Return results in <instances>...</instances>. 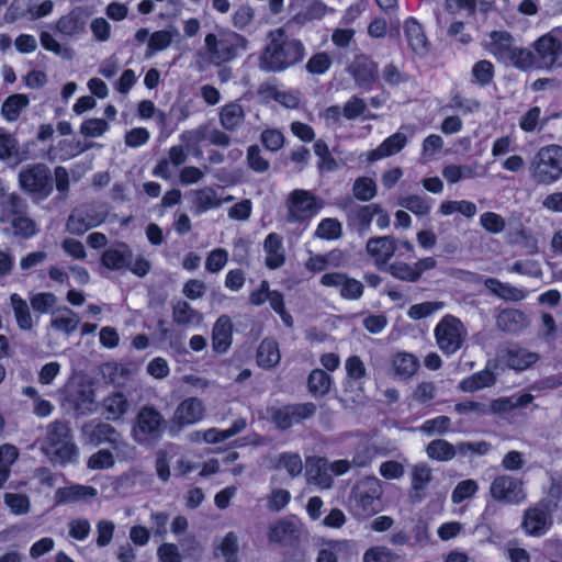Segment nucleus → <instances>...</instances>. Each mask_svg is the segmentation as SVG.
<instances>
[{"label": "nucleus", "instance_id": "f257e3e1", "mask_svg": "<svg viewBox=\"0 0 562 562\" xmlns=\"http://www.w3.org/2000/svg\"><path fill=\"white\" fill-rule=\"evenodd\" d=\"M305 48L296 40H289L281 29L269 33V43L260 57V67L269 71L283 70L304 57Z\"/></svg>", "mask_w": 562, "mask_h": 562}, {"label": "nucleus", "instance_id": "f03ea898", "mask_svg": "<svg viewBox=\"0 0 562 562\" xmlns=\"http://www.w3.org/2000/svg\"><path fill=\"white\" fill-rule=\"evenodd\" d=\"M41 450L54 464L66 467L79 462V449L65 423L55 422L47 427L41 441Z\"/></svg>", "mask_w": 562, "mask_h": 562}, {"label": "nucleus", "instance_id": "7ed1b4c3", "mask_svg": "<svg viewBox=\"0 0 562 562\" xmlns=\"http://www.w3.org/2000/svg\"><path fill=\"white\" fill-rule=\"evenodd\" d=\"M382 493L379 479L374 476L363 479L352 488L349 498L350 512L359 519L373 516L382 509Z\"/></svg>", "mask_w": 562, "mask_h": 562}, {"label": "nucleus", "instance_id": "20e7f679", "mask_svg": "<svg viewBox=\"0 0 562 562\" xmlns=\"http://www.w3.org/2000/svg\"><path fill=\"white\" fill-rule=\"evenodd\" d=\"M529 173L537 184L557 182L562 177V146L551 144L541 147L530 161Z\"/></svg>", "mask_w": 562, "mask_h": 562}, {"label": "nucleus", "instance_id": "39448f33", "mask_svg": "<svg viewBox=\"0 0 562 562\" xmlns=\"http://www.w3.org/2000/svg\"><path fill=\"white\" fill-rule=\"evenodd\" d=\"M204 44L209 60L214 65H221L233 60L245 50L247 41L235 32H223L218 35L207 34Z\"/></svg>", "mask_w": 562, "mask_h": 562}, {"label": "nucleus", "instance_id": "423d86ee", "mask_svg": "<svg viewBox=\"0 0 562 562\" xmlns=\"http://www.w3.org/2000/svg\"><path fill=\"white\" fill-rule=\"evenodd\" d=\"M324 206V201L307 190L297 189L290 193L286 218L292 223H302L314 217Z\"/></svg>", "mask_w": 562, "mask_h": 562}, {"label": "nucleus", "instance_id": "0eeeda50", "mask_svg": "<svg viewBox=\"0 0 562 562\" xmlns=\"http://www.w3.org/2000/svg\"><path fill=\"white\" fill-rule=\"evenodd\" d=\"M21 188L37 200L46 199L53 191L49 168L44 164H36L23 168L19 173Z\"/></svg>", "mask_w": 562, "mask_h": 562}, {"label": "nucleus", "instance_id": "6e6552de", "mask_svg": "<svg viewBox=\"0 0 562 562\" xmlns=\"http://www.w3.org/2000/svg\"><path fill=\"white\" fill-rule=\"evenodd\" d=\"M435 336L439 348L445 353L451 355L461 348L467 337V330L458 318L446 315L437 324Z\"/></svg>", "mask_w": 562, "mask_h": 562}, {"label": "nucleus", "instance_id": "1a4fd4ad", "mask_svg": "<svg viewBox=\"0 0 562 562\" xmlns=\"http://www.w3.org/2000/svg\"><path fill=\"white\" fill-rule=\"evenodd\" d=\"M133 438L140 445H150L162 434V417L153 407H143L133 426Z\"/></svg>", "mask_w": 562, "mask_h": 562}, {"label": "nucleus", "instance_id": "9d476101", "mask_svg": "<svg viewBox=\"0 0 562 562\" xmlns=\"http://www.w3.org/2000/svg\"><path fill=\"white\" fill-rule=\"evenodd\" d=\"M65 400L81 413L91 412L95 402L92 384L80 375L69 379L63 390Z\"/></svg>", "mask_w": 562, "mask_h": 562}, {"label": "nucleus", "instance_id": "9b49d317", "mask_svg": "<svg viewBox=\"0 0 562 562\" xmlns=\"http://www.w3.org/2000/svg\"><path fill=\"white\" fill-rule=\"evenodd\" d=\"M205 405L199 397H188L179 403L170 420L171 429L191 426L200 423L205 416Z\"/></svg>", "mask_w": 562, "mask_h": 562}, {"label": "nucleus", "instance_id": "f8f14e48", "mask_svg": "<svg viewBox=\"0 0 562 562\" xmlns=\"http://www.w3.org/2000/svg\"><path fill=\"white\" fill-rule=\"evenodd\" d=\"M490 492L494 499L508 504H519L526 498L522 482L510 475L494 479Z\"/></svg>", "mask_w": 562, "mask_h": 562}, {"label": "nucleus", "instance_id": "ddd939ff", "mask_svg": "<svg viewBox=\"0 0 562 562\" xmlns=\"http://www.w3.org/2000/svg\"><path fill=\"white\" fill-rule=\"evenodd\" d=\"M269 302L271 308L279 314L281 321L286 327H292L293 318L285 311L283 295L278 291H271L269 289V283L267 281H262L259 289L252 291L250 294V302L254 305H261L265 302Z\"/></svg>", "mask_w": 562, "mask_h": 562}, {"label": "nucleus", "instance_id": "4468645a", "mask_svg": "<svg viewBox=\"0 0 562 562\" xmlns=\"http://www.w3.org/2000/svg\"><path fill=\"white\" fill-rule=\"evenodd\" d=\"M305 475L308 484H313L321 490L330 488L334 483L328 462L322 457L306 458Z\"/></svg>", "mask_w": 562, "mask_h": 562}, {"label": "nucleus", "instance_id": "2eb2a0df", "mask_svg": "<svg viewBox=\"0 0 562 562\" xmlns=\"http://www.w3.org/2000/svg\"><path fill=\"white\" fill-rule=\"evenodd\" d=\"M535 48L539 56V66L543 68L552 67L562 50L554 31L540 37L536 42Z\"/></svg>", "mask_w": 562, "mask_h": 562}, {"label": "nucleus", "instance_id": "dca6fc26", "mask_svg": "<svg viewBox=\"0 0 562 562\" xmlns=\"http://www.w3.org/2000/svg\"><path fill=\"white\" fill-rule=\"evenodd\" d=\"M314 412L315 406L312 403L285 406L276 412L273 419L279 428L286 429L302 419L312 416Z\"/></svg>", "mask_w": 562, "mask_h": 562}, {"label": "nucleus", "instance_id": "f3484780", "mask_svg": "<svg viewBox=\"0 0 562 562\" xmlns=\"http://www.w3.org/2000/svg\"><path fill=\"white\" fill-rule=\"evenodd\" d=\"M395 249L396 243L391 236L373 237L367 243V252L379 268L387 263Z\"/></svg>", "mask_w": 562, "mask_h": 562}, {"label": "nucleus", "instance_id": "a211bd4d", "mask_svg": "<svg viewBox=\"0 0 562 562\" xmlns=\"http://www.w3.org/2000/svg\"><path fill=\"white\" fill-rule=\"evenodd\" d=\"M549 526L550 517L544 505H538L526 512L522 527L527 535L541 536L548 531Z\"/></svg>", "mask_w": 562, "mask_h": 562}, {"label": "nucleus", "instance_id": "6ab92c4d", "mask_svg": "<svg viewBox=\"0 0 562 562\" xmlns=\"http://www.w3.org/2000/svg\"><path fill=\"white\" fill-rule=\"evenodd\" d=\"M98 495V490L90 485L71 484L65 487H59L54 495L57 505L70 504L76 502H83L94 498Z\"/></svg>", "mask_w": 562, "mask_h": 562}, {"label": "nucleus", "instance_id": "aec40b11", "mask_svg": "<svg viewBox=\"0 0 562 562\" xmlns=\"http://www.w3.org/2000/svg\"><path fill=\"white\" fill-rule=\"evenodd\" d=\"M265 262L269 269H278L285 262L283 238L277 233H270L263 241Z\"/></svg>", "mask_w": 562, "mask_h": 562}, {"label": "nucleus", "instance_id": "412c9836", "mask_svg": "<svg viewBox=\"0 0 562 562\" xmlns=\"http://www.w3.org/2000/svg\"><path fill=\"white\" fill-rule=\"evenodd\" d=\"M233 200L234 198L232 195L222 198L213 188L207 187L194 192L192 210L195 214H202Z\"/></svg>", "mask_w": 562, "mask_h": 562}, {"label": "nucleus", "instance_id": "4be33fe9", "mask_svg": "<svg viewBox=\"0 0 562 562\" xmlns=\"http://www.w3.org/2000/svg\"><path fill=\"white\" fill-rule=\"evenodd\" d=\"M82 434L91 443L116 442L119 435L109 424L91 420L82 427Z\"/></svg>", "mask_w": 562, "mask_h": 562}, {"label": "nucleus", "instance_id": "5701e85b", "mask_svg": "<svg viewBox=\"0 0 562 562\" xmlns=\"http://www.w3.org/2000/svg\"><path fill=\"white\" fill-rule=\"evenodd\" d=\"M232 344V323L229 317L221 316L212 331L213 349L217 353H225Z\"/></svg>", "mask_w": 562, "mask_h": 562}, {"label": "nucleus", "instance_id": "b1692460", "mask_svg": "<svg viewBox=\"0 0 562 562\" xmlns=\"http://www.w3.org/2000/svg\"><path fill=\"white\" fill-rule=\"evenodd\" d=\"M407 143V138L402 133H395L382 142V144L367 154V159L371 162L392 156L401 151Z\"/></svg>", "mask_w": 562, "mask_h": 562}, {"label": "nucleus", "instance_id": "393cba45", "mask_svg": "<svg viewBox=\"0 0 562 562\" xmlns=\"http://www.w3.org/2000/svg\"><path fill=\"white\" fill-rule=\"evenodd\" d=\"M132 252L126 245H119L106 249L102 255V263L111 270H121L130 267Z\"/></svg>", "mask_w": 562, "mask_h": 562}, {"label": "nucleus", "instance_id": "a878e982", "mask_svg": "<svg viewBox=\"0 0 562 562\" xmlns=\"http://www.w3.org/2000/svg\"><path fill=\"white\" fill-rule=\"evenodd\" d=\"M238 538L234 532H228L214 542V555L224 562H238Z\"/></svg>", "mask_w": 562, "mask_h": 562}, {"label": "nucleus", "instance_id": "bb28decb", "mask_svg": "<svg viewBox=\"0 0 562 562\" xmlns=\"http://www.w3.org/2000/svg\"><path fill=\"white\" fill-rule=\"evenodd\" d=\"M484 284L490 292L503 300L520 301L528 295V291L525 289L515 288L494 278H487Z\"/></svg>", "mask_w": 562, "mask_h": 562}, {"label": "nucleus", "instance_id": "cd10ccee", "mask_svg": "<svg viewBox=\"0 0 562 562\" xmlns=\"http://www.w3.org/2000/svg\"><path fill=\"white\" fill-rule=\"evenodd\" d=\"M352 551L349 540L329 541L319 550L316 562H337V559L348 557Z\"/></svg>", "mask_w": 562, "mask_h": 562}, {"label": "nucleus", "instance_id": "c85d7f7f", "mask_svg": "<svg viewBox=\"0 0 562 562\" xmlns=\"http://www.w3.org/2000/svg\"><path fill=\"white\" fill-rule=\"evenodd\" d=\"M87 19L88 13L85 10L75 9L58 21L57 29L65 35H75L85 29Z\"/></svg>", "mask_w": 562, "mask_h": 562}, {"label": "nucleus", "instance_id": "c756f323", "mask_svg": "<svg viewBox=\"0 0 562 562\" xmlns=\"http://www.w3.org/2000/svg\"><path fill=\"white\" fill-rule=\"evenodd\" d=\"M281 360L278 342L272 339H263L257 349V363L263 369L276 367Z\"/></svg>", "mask_w": 562, "mask_h": 562}, {"label": "nucleus", "instance_id": "7c9ffc66", "mask_svg": "<svg viewBox=\"0 0 562 562\" xmlns=\"http://www.w3.org/2000/svg\"><path fill=\"white\" fill-rule=\"evenodd\" d=\"M533 400V396L529 393H520V394H514L508 397H503L495 400L491 403L488 408H486V412H493V413H506L510 412L515 408L526 406L530 404Z\"/></svg>", "mask_w": 562, "mask_h": 562}, {"label": "nucleus", "instance_id": "2f4dec72", "mask_svg": "<svg viewBox=\"0 0 562 562\" xmlns=\"http://www.w3.org/2000/svg\"><path fill=\"white\" fill-rule=\"evenodd\" d=\"M392 368L396 375L407 379L417 372L419 360L413 353L397 352L392 359Z\"/></svg>", "mask_w": 562, "mask_h": 562}, {"label": "nucleus", "instance_id": "473e14b6", "mask_svg": "<svg viewBox=\"0 0 562 562\" xmlns=\"http://www.w3.org/2000/svg\"><path fill=\"white\" fill-rule=\"evenodd\" d=\"M513 47L512 36L507 32L494 31L490 34L488 49L499 61H504Z\"/></svg>", "mask_w": 562, "mask_h": 562}, {"label": "nucleus", "instance_id": "72a5a7b5", "mask_svg": "<svg viewBox=\"0 0 562 562\" xmlns=\"http://www.w3.org/2000/svg\"><path fill=\"white\" fill-rule=\"evenodd\" d=\"M431 480V470L427 464H416L412 469V493L416 499L426 495V488Z\"/></svg>", "mask_w": 562, "mask_h": 562}, {"label": "nucleus", "instance_id": "f704fd0d", "mask_svg": "<svg viewBox=\"0 0 562 562\" xmlns=\"http://www.w3.org/2000/svg\"><path fill=\"white\" fill-rule=\"evenodd\" d=\"M267 95L288 109H295L301 101V93L291 88L270 86L267 88Z\"/></svg>", "mask_w": 562, "mask_h": 562}, {"label": "nucleus", "instance_id": "c9c22d12", "mask_svg": "<svg viewBox=\"0 0 562 562\" xmlns=\"http://www.w3.org/2000/svg\"><path fill=\"white\" fill-rule=\"evenodd\" d=\"M404 31L411 48L417 54H424L427 41L420 24L414 19H408L405 21Z\"/></svg>", "mask_w": 562, "mask_h": 562}, {"label": "nucleus", "instance_id": "e433bc0d", "mask_svg": "<svg viewBox=\"0 0 562 562\" xmlns=\"http://www.w3.org/2000/svg\"><path fill=\"white\" fill-rule=\"evenodd\" d=\"M477 162L471 165L451 164L442 169V176L449 183L454 184L461 180L473 179L477 177Z\"/></svg>", "mask_w": 562, "mask_h": 562}, {"label": "nucleus", "instance_id": "4c0bfd02", "mask_svg": "<svg viewBox=\"0 0 562 562\" xmlns=\"http://www.w3.org/2000/svg\"><path fill=\"white\" fill-rule=\"evenodd\" d=\"M178 35L179 33L176 29L160 30L150 34L146 57L149 58L155 53L167 49Z\"/></svg>", "mask_w": 562, "mask_h": 562}, {"label": "nucleus", "instance_id": "58836bf2", "mask_svg": "<svg viewBox=\"0 0 562 562\" xmlns=\"http://www.w3.org/2000/svg\"><path fill=\"white\" fill-rule=\"evenodd\" d=\"M246 427V420L243 418L236 419L232 426L227 429L209 428L204 434V442L206 443H218L223 442L240 431Z\"/></svg>", "mask_w": 562, "mask_h": 562}, {"label": "nucleus", "instance_id": "ea45409f", "mask_svg": "<svg viewBox=\"0 0 562 562\" xmlns=\"http://www.w3.org/2000/svg\"><path fill=\"white\" fill-rule=\"evenodd\" d=\"M538 360L536 353L521 348H509L506 352L505 363L514 370H525Z\"/></svg>", "mask_w": 562, "mask_h": 562}, {"label": "nucleus", "instance_id": "a19ab883", "mask_svg": "<svg viewBox=\"0 0 562 562\" xmlns=\"http://www.w3.org/2000/svg\"><path fill=\"white\" fill-rule=\"evenodd\" d=\"M173 321L180 325L199 327L203 323V316L187 302H178L173 307Z\"/></svg>", "mask_w": 562, "mask_h": 562}, {"label": "nucleus", "instance_id": "79ce46f5", "mask_svg": "<svg viewBox=\"0 0 562 562\" xmlns=\"http://www.w3.org/2000/svg\"><path fill=\"white\" fill-rule=\"evenodd\" d=\"M29 103L30 100L25 94L18 93L8 97L1 108L3 119L8 122H15Z\"/></svg>", "mask_w": 562, "mask_h": 562}, {"label": "nucleus", "instance_id": "37998d69", "mask_svg": "<svg viewBox=\"0 0 562 562\" xmlns=\"http://www.w3.org/2000/svg\"><path fill=\"white\" fill-rule=\"evenodd\" d=\"M395 446L384 447L372 443L363 447L359 452L356 453L352 460V464L356 467H366L376 457H384L395 451Z\"/></svg>", "mask_w": 562, "mask_h": 562}, {"label": "nucleus", "instance_id": "c03bdc74", "mask_svg": "<svg viewBox=\"0 0 562 562\" xmlns=\"http://www.w3.org/2000/svg\"><path fill=\"white\" fill-rule=\"evenodd\" d=\"M526 316L517 310H504L497 316V326L509 333H516L526 325Z\"/></svg>", "mask_w": 562, "mask_h": 562}, {"label": "nucleus", "instance_id": "a18cd8bd", "mask_svg": "<svg viewBox=\"0 0 562 562\" xmlns=\"http://www.w3.org/2000/svg\"><path fill=\"white\" fill-rule=\"evenodd\" d=\"M7 222L11 224L13 234L18 237L30 239L38 233L36 222L29 216L19 214L8 218Z\"/></svg>", "mask_w": 562, "mask_h": 562}, {"label": "nucleus", "instance_id": "49530a36", "mask_svg": "<svg viewBox=\"0 0 562 562\" xmlns=\"http://www.w3.org/2000/svg\"><path fill=\"white\" fill-rule=\"evenodd\" d=\"M18 326L23 330H29L33 326V319L29 305L19 294H12L10 297Z\"/></svg>", "mask_w": 562, "mask_h": 562}, {"label": "nucleus", "instance_id": "de8ad7c7", "mask_svg": "<svg viewBox=\"0 0 562 562\" xmlns=\"http://www.w3.org/2000/svg\"><path fill=\"white\" fill-rule=\"evenodd\" d=\"M296 533V526L290 520H280L269 530V540L277 543H288Z\"/></svg>", "mask_w": 562, "mask_h": 562}, {"label": "nucleus", "instance_id": "09e8293b", "mask_svg": "<svg viewBox=\"0 0 562 562\" xmlns=\"http://www.w3.org/2000/svg\"><path fill=\"white\" fill-rule=\"evenodd\" d=\"M494 381V374L488 369H485L464 379L461 382L460 387L465 392H475L492 385Z\"/></svg>", "mask_w": 562, "mask_h": 562}, {"label": "nucleus", "instance_id": "8fccbe9b", "mask_svg": "<svg viewBox=\"0 0 562 562\" xmlns=\"http://www.w3.org/2000/svg\"><path fill=\"white\" fill-rule=\"evenodd\" d=\"M276 469L285 470L290 476L295 477L303 470L301 456L294 452H284L277 458Z\"/></svg>", "mask_w": 562, "mask_h": 562}, {"label": "nucleus", "instance_id": "3c124183", "mask_svg": "<svg viewBox=\"0 0 562 562\" xmlns=\"http://www.w3.org/2000/svg\"><path fill=\"white\" fill-rule=\"evenodd\" d=\"M440 213L445 216L451 215L456 212L464 215L465 217H473L476 214V205L473 202L461 201H445L441 203Z\"/></svg>", "mask_w": 562, "mask_h": 562}, {"label": "nucleus", "instance_id": "603ef678", "mask_svg": "<svg viewBox=\"0 0 562 562\" xmlns=\"http://www.w3.org/2000/svg\"><path fill=\"white\" fill-rule=\"evenodd\" d=\"M244 121L243 108L237 103H229L221 111V123L226 130H235Z\"/></svg>", "mask_w": 562, "mask_h": 562}, {"label": "nucleus", "instance_id": "864d4df0", "mask_svg": "<svg viewBox=\"0 0 562 562\" xmlns=\"http://www.w3.org/2000/svg\"><path fill=\"white\" fill-rule=\"evenodd\" d=\"M19 161L18 139L14 135L0 127V160Z\"/></svg>", "mask_w": 562, "mask_h": 562}, {"label": "nucleus", "instance_id": "5fc2aeb1", "mask_svg": "<svg viewBox=\"0 0 562 562\" xmlns=\"http://www.w3.org/2000/svg\"><path fill=\"white\" fill-rule=\"evenodd\" d=\"M429 458L438 461H449L456 456L454 448L446 440H432L426 448Z\"/></svg>", "mask_w": 562, "mask_h": 562}, {"label": "nucleus", "instance_id": "6e6d98bb", "mask_svg": "<svg viewBox=\"0 0 562 562\" xmlns=\"http://www.w3.org/2000/svg\"><path fill=\"white\" fill-rule=\"evenodd\" d=\"M503 64L520 69H528L533 65V55L529 49L514 46Z\"/></svg>", "mask_w": 562, "mask_h": 562}, {"label": "nucleus", "instance_id": "4d7b16f0", "mask_svg": "<svg viewBox=\"0 0 562 562\" xmlns=\"http://www.w3.org/2000/svg\"><path fill=\"white\" fill-rule=\"evenodd\" d=\"M86 210H75L68 218L67 228L72 234H83L88 229L98 226V220L87 221Z\"/></svg>", "mask_w": 562, "mask_h": 562}, {"label": "nucleus", "instance_id": "13d9d810", "mask_svg": "<svg viewBox=\"0 0 562 562\" xmlns=\"http://www.w3.org/2000/svg\"><path fill=\"white\" fill-rule=\"evenodd\" d=\"M86 210H75L68 218L67 228L72 234H83L88 229L98 226V220L87 221Z\"/></svg>", "mask_w": 562, "mask_h": 562}, {"label": "nucleus", "instance_id": "bf43d9fd", "mask_svg": "<svg viewBox=\"0 0 562 562\" xmlns=\"http://www.w3.org/2000/svg\"><path fill=\"white\" fill-rule=\"evenodd\" d=\"M104 411L108 419L120 418L127 409V401L121 393H115L104 400Z\"/></svg>", "mask_w": 562, "mask_h": 562}, {"label": "nucleus", "instance_id": "052dcab7", "mask_svg": "<svg viewBox=\"0 0 562 562\" xmlns=\"http://www.w3.org/2000/svg\"><path fill=\"white\" fill-rule=\"evenodd\" d=\"M83 151L80 142L61 140L55 148L49 150L50 158L67 160Z\"/></svg>", "mask_w": 562, "mask_h": 562}, {"label": "nucleus", "instance_id": "680f3d73", "mask_svg": "<svg viewBox=\"0 0 562 562\" xmlns=\"http://www.w3.org/2000/svg\"><path fill=\"white\" fill-rule=\"evenodd\" d=\"M330 382V378L327 373L316 369L310 374L308 387L315 396H323L329 391Z\"/></svg>", "mask_w": 562, "mask_h": 562}, {"label": "nucleus", "instance_id": "e2e57ef3", "mask_svg": "<svg viewBox=\"0 0 562 562\" xmlns=\"http://www.w3.org/2000/svg\"><path fill=\"white\" fill-rule=\"evenodd\" d=\"M315 235L327 240L338 239L341 235V224L336 218H324L318 224Z\"/></svg>", "mask_w": 562, "mask_h": 562}, {"label": "nucleus", "instance_id": "0e129e2a", "mask_svg": "<svg viewBox=\"0 0 562 562\" xmlns=\"http://www.w3.org/2000/svg\"><path fill=\"white\" fill-rule=\"evenodd\" d=\"M109 123L103 119H88L82 122L80 133L86 137H101L109 131Z\"/></svg>", "mask_w": 562, "mask_h": 562}, {"label": "nucleus", "instance_id": "69168bd1", "mask_svg": "<svg viewBox=\"0 0 562 562\" xmlns=\"http://www.w3.org/2000/svg\"><path fill=\"white\" fill-rule=\"evenodd\" d=\"M479 490V485L474 480H464L457 484L451 494V501L454 504H460L465 499L471 498Z\"/></svg>", "mask_w": 562, "mask_h": 562}, {"label": "nucleus", "instance_id": "338daca9", "mask_svg": "<svg viewBox=\"0 0 562 562\" xmlns=\"http://www.w3.org/2000/svg\"><path fill=\"white\" fill-rule=\"evenodd\" d=\"M355 196L362 201H369L376 194V186L373 179L362 177L353 184Z\"/></svg>", "mask_w": 562, "mask_h": 562}, {"label": "nucleus", "instance_id": "774afa93", "mask_svg": "<svg viewBox=\"0 0 562 562\" xmlns=\"http://www.w3.org/2000/svg\"><path fill=\"white\" fill-rule=\"evenodd\" d=\"M364 562H398L400 558L385 547L369 549L363 557Z\"/></svg>", "mask_w": 562, "mask_h": 562}]
</instances>
